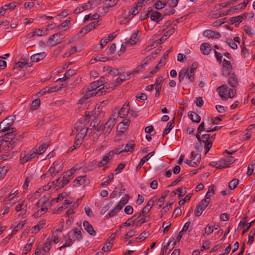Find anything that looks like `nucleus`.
<instances>
[{
    "label": "nucleus",
    "instance_id": "obj_53",
    "mask_svg": "<svg viewBox=\"0 0 255 255\" xmlns=\"http://www.w3.org/2000/svg\"><path fill=\"white\" fill-rule=\"evenodd\" d=\"M65 198H66V197L64 193L60 194L57 198H53L51 200L50 204V206L52 205L54 202L58 203L59 201L63 200Z\"/></svg>",
    "mask_w": 255,
    "mask_h": 255
},
{
    "label": "nucleus",
    "instance_id": "obj_2",
    "mask_svg": "<svg viewBox=\"0 0 255 255\" xmlns=\"http://www.w3.org/2000/svg\"><path fill=\"white\" fill-rule=\"evenodd\" d=\"M5 139L7 140V144L3 148L5 151H10L14 148L16 144L19 142L24 137V134H18L15 132L6 134Z\"/></svg>",
    "mask_w": 255,
    "mask_h": 255
},
{
    "label": "nucleus",
    "instance_id": "obj_33",
    "mask_svg": "<svg viewBox=\"0 0 255 255\" xmlns=\"http://www.w3.org/2000/svg\"><path fill=\"white\" fill-rule=\"evenodd\" d=\"M169 192V191L168 190H166L162 193L161 197L158 200L157 205L159 208H161L163 206L165 198L168 194Z\"/></svg>",
    "mask_w": 255,
    "mask_h": 255
},
{
    "label": "nucleus",
    "instance_id": "obj_23",
    "mask_svg": "<svg viewBox=\"0 0 255 255\" xmlns=\"http://www.w3.org/2000/svg\"><path fill=\"white\" fill-rule=\"evenodd\" d=\"M46 56L45 52H42L33 54L31 56V60L32 62H37L43 59Z\"/></svg>",
    "mask_w": 255,
    "mask_h": 255
},
{
    "label": "nucleus",
    "instance_id": "obj_10",
    "mask_svg": "<svg viewBox=\"0 0 255 255\" xmlns=\"http://www.w3.org/2000/svg\"><path fill=\"white\" fill-rule=\"evenodd\" d=\"M58 34H53L48 40L47 45L50 47L54 46L58 44L63 42L62 39H60Z\"/></svg>",
    "mask_w": 255,
    "mask_h": 255
},
{
    "label": "nucleus",
    "instance_id": "obj_45",
    "mask_svg": "<svg viewBox=\"0 0 255 255\" xmlns=\"http://www.w3.org/2000/svg\"><path fill=\"white\" fill-rule=\"evenodd\" d=\"M77 168H75V167H73L70 170H68L63 173L62 175H64L66 177H68V178H71V176H72L76 171Z\"/></svg>",
    "mask_w": 255,
    "mask_h": 255
},
{
    "label": "nucleus",
    "instance_id": "obj_56",
    "mask_svg": "<svg viewBox=\"0 0 255 255\" xmlns=\"http://www.w3.org/2000/svg\"><path fill=\"white\" fill-rule=\"evenodd\" d=\"M70 20L66 19L64 22H62L58 26L59 29L63 28L64 30H66L68 28V24L70 23Z\"/></svg>",
    "mask_w": 255,
    "mask_h": 255
},
{
    "label": "nucleus",
    "instance_id": "obj_40",
    "mask_svg": "<svg viewBox=\"0 0 255 255\" xmlns=\"http://www.w3.org/2000/svg\"><path fill=\"white\" fill-rule=\"evenodd\" d=\"M127 80L125 78L124 79H122L120 78H117L115 83H111V89L112 90H115L118 85H120L123 81Z\"/></svg>",
    "mask_w": 255,
    "mask_h": 255
},
{
    "label": "nucleus",
    "instance_id": "obj_24",
    "mask_svg": "<svg viewBox=\"0 0 255 255\" xmlns=\"http://www.w3.org/2000/svg\"><path fill=\"white\" fill-rule=\"evenodd\" d=\"M188 116L193 122L198 123L200 122V116L194 112H189L188 113Z\"/></svg>",
    "mask_w": 255,
    "mask_h": 255
},
{
    "label": "nucleus",
    "instance_id": "obj_49",
    "mask_svg": "<svg viewBox=\"0 0 255 255\" xmlns=\"http://www.w3.org/2000/svg\"><path fill=\"white\" fill-rule=\"evenodd\" d=\"M45 221H41L37 225L34 226L32 229L34 231H36V233H37L43 227V226L45 225Z\"/></svg>",
    "mask_w": 255,
    "mask_h": 255
},
{
    "label": "nucleus",
    "instance_id": "obj_59",
    "mask_svg": "<svg viewBox=\"0 0 255 255\" xmlns=\"http://www.w3.org/2000/svg\"><path fill=\"white\" fill-rule=\"evenodd\" d=\"M114 176V173H110L108 176V179L105 181L102 182L101 184V185L103 187L104 185L109 183L111 181H112L113 180Z\"/></svg>",
    "mask_w": 255,
    "mask_h": 255
},
{
    "label": "nucleus",
    "instance_id": "obj_35",
    "mask_svg": "<svg viewBox=\"0 0 255 255\" xmlns=\"http://www.w3.org/2000/svg\"><path fill=\"white\" fill-rule=\"evenodd\" d=\"M250 0H245L243 2L240 3L239 4L232 7L234 10L243 9L246 7L249 3Z\"/></svg>",
    "mask_w": 255,
    "mask_h": 255
},
{
    "label": "nucleus",
    "instance_id": "obj_4",
    "mask_svg": "<svg viewBox=\"0 0 255 255\" xmlns=\"http://www.w3.org/2000/svg\"><path fill=\"white\" fill-rule=\"evenodd\" d=\"M103 89L104 87H102L101 88L99 89V90L96 92H94L93 90H92V89H89V87H88L87 88V91L84 95L82 98L79 100L78 103L82 104L86 100H87L91 97L96 95L101 96L103 95Z\"/></svg>",
    "mask_w": 255,
    "mask_h": 255
},
{
    "label": "nucleus",
    "instance_id": "obj_5",
    "mask_svg": "<svg viewBox=\"0 0 255 255\" xmlns=\"http://www.w3.org/2000/svg\"><path fill=\"white\" fill-rule=\"evenodd\" d=\"M37 154V151L35 148L32 149L29 152L22 151L20 153V160L22 164H24L28 161L32 159Z\"/></svg>",
    "mask_w": 255,
    "mask_h": 255
},
{
    "label": "nucleus",
    "instance_id": "obj_62",
    "mask_svg": "<svg viewBox=\"0 0 255 255\" xmlns=\"http://www.w3.org/2000/svg\"><path fill=\"white\" fill-rule=\"evenodd\" d=\"M192 194H188V195H187L185 197L184 199L179 201V202L178 203L179 205H182L185 203V202L189 201L190 200L191 198L192 197Z\"/></svg>",
    "mask_w": 255,
    "mask_h": 255
},
{
    "label": "nucleus",
    "instance_id": "obj_31",
    "mask_svg": "<svg viewBox=\"0 0 255 255\" xmlns=\"http://www.w3.org/2000/svg\"><path fill=\"white\" fill-rule=\"evenodd\" d=\"M99 25H100L99 20H97L91 22L90 23L86 25L85 27L86 29V30H87L88 32H89L95 28V27Z\"/></svg>",
    "mask_w": 255,
    "mask_h": 255
},
{
    "label": "nucleus",
    "instance_id": "obj_15",
    "mask_svg": "<svg viewBox=\"0 0 255 255\" xmlns=\"http://www.w3.org/2000/svg\"><path fill=\"white\" fill-rule=\"evenodd\" d=\"M154 203L155 200L153 199V198L150 199L146 206H144V207L142 209V214H144V215H145V214H147L150 211L151 208L154 205Z\"/></svg>",
    "mask_w": 255,
    "mask_h": 255
},
{
    "label": "nucleus",
    "instance_id": "obj_22",
    "mask_svg": "<svg viewBox=\"0 0 255 255\" xmlns=\"http://www.w3.org/2000/svg\"><path fill=\"white\" fill-rule=\"evenodd\" d=\"M87 179V176H81L76 178L74 181V186L78 187L84 184Z\"/></svg>",
    "mask_w": 255,
    "mask_h": 255
},
{
    "label": "nucleus",
    "instance_id": "obj_57",
    "mask_svg": "<svg viewBox=\"0 0 255 255\" xmlns=\"http://www.w3.org/2000/svg\"><path fill=\"white\" fill-rule=\"evenodd\" d=\"M75 74V71L74 70H68L64 75V81L70 78L72 76Z\"/></svg>",
    "mask_w": 255,
    "mask_h": 255
},
{
    "label": "nucleus",
    "instance_id": "obj_63",
    "mask_svg": "<svg viewBox=\"0 0 255 255\" xmlns=\"http://www.w3.org/2000/svg\"><path fill=\"white\" fill-rule=\"evenodd\" d=\"M205 144V148L206 150V153H207L209 150L211 148L212 146V142L211 141V140L210 141L206 140L205 141H202Z\"/></svg>",
    "mask_w": 255,
    "mask_h": 255
},
{
    "label": "nucleus",
    "instance_id": "obj_37",
    "mask_svg": "<svg viewBox=\"0 0 255 255\" xmlns=\"http://www.w3.org/2000/svg\"><path fill=\"white\" fill-rule=\"evenodd\" d=\"M52 245V239L48 238L45 242V245L43 248V251L45 252H48L50 250Z\"/></svg>",
    "mask_w": 255,
    "mask_h": 255
},
{
    "label": "nucleus",
    "instance_id": "obj_50",
    "mask_svg": "<svg viewBox=\"0 0 255 255\" xmlns=\"http://www.w3.org/2000/svg\"><path fill=\"white\" fill-rule=\"evenodd\" d=\"M73 234L75 237H76L77 240L80 241L82 239V234L81 232L77 228H75L72 230Z\"/></svg>",
    "mask_w": 255,
    "mask_h": 255
},
{
    "label": "nucleus",
    "instance_id": "obj_42",
    "mask_svg": "<svg viewBox=\"0 0 255 255\" xmlns=\"http://www.w3.org/2000/svg\"><path fill=\"white\" fill-rule=\"evenodd\" d=\"M72 203L70 200H65V203L61 206H60L56 212L54 213H57L58 212L61 211L62 210L66 209L68 207V205Z\"/></svg>",
    "mask_w": 255,
    "mask_h": 255
},
{
    "label": "nucleus",
    "instance_id": "obj_39",
    "mask_svg": "<svg viewBox=\"0 0 255 255\" xmlns=\"http://www.w3.org/2000/svg\"><path fill=\"white\" fill-rule=\"evenodd\" d=\"M40 105V100L39 99H36L34 100L31 105L30 108V111H33L37 109Z\"/></svg>",
    "mask_w": 255,
    "mask_h": 255
},
{
    "label": "nucleus",
    "instance_id": "obj_9",
    "mask_svg": "<svg viewBox=\"0 0 255 255\" xmlns=\"http://www.w3.org/2000/svg\"><path fill=\"white\" fill-rule=\"evenodd\" d=\"M232 69L233 68L231 62L229 61L224 59L223 60V68L222 71V75L224 76H229L231 74Z\"/></svg>",
    "mask_w": 255,
    "mask_h": 255
},
{
    "label": "nucleus",
    "instance_id": "obj_43",
    "mask_svg": "<svg viewBox=\"0 0 255 255\" xmlns=\"http://www.w3.org/2000/svg\"><path fill=\"white\" fill-rule=\"evenodd\" d=\"M64 86H65V85H64V83H62L60 84H58L57 85H55L54 86H53V87L49 86V92H50V93H51L56 92V91L61 89Z\"/></svg>",
    "mask_w": 255,
    "mask_h": 255
},
{
    "label": "nucleus",
    "instance_id": "obj_52",
    "mask_svg": "<svg viewBox=\"0 0 255 255\" xmlns=\"http://www.w3.org/2000/svg\"><path fill=\"white\" fill-rule=\"evenodd\" d=\"M48 147V145L45 143H43L39 146L38 149H35V150L37 151V154H42L44 152Z\"/></svg>",
    "mask_w": 255,
    "mask_h": 255
},
{
    "label": "nucleus",
    "instance_id": "obj_60",
    "mask_svg": "<svg viewBox=\"0 0 255 255\" xmlns=\"http://www.w3.org/2000/svg\"><path fill=\"white\" fill-rule=\"evenodd\" d=\"M77 51V48L76 46H73L72 47H71V49L67 52L65 53L63 56L64 57H69L70 56H71V55H72L73 54H74V53H75Z\"/></svg>",
    "mask_w": 255,
    "mask_h": 255
},
{
    "label": "nucleus",
    "instance_id": "obj_12",
    "mask_svg": "<svg viewBox=\"0 0 255 255\" xmlns=\"http://www.w3.org/2000/svg\"><path fill=\"white\" fill-rule=\"evenodd\" d=\"M203 36L209 38H216L218 39L221 37V34L217 31H213L211 30H206L203 33Z\"/></svg>",
    "mask_w": 255,
    "mask_h": 255
},
{
    "label": "nucleus",
    "instance_id": "obj_3",
    "mask_svg": "<svg viewBox=\"0 0 255 255\" xmlns=\"http://www.w3.org/2000/svg\"><path fill=\"white\" fill-rule=\"evenodd\" d=\"M194 74L191 73L189 71V68H182L178 74L179 81L181 82L184 78H186L189 83H192L194 81Z\"/></svg>",
    "mask_w": 255,
    "mask_h": 255
},
{
    "label": "nucleus",
    "instance_id": "obj_1",
    "mask_svg": "<svg viewBox=\"0 0 255 255\" xmlns=\"http://www.w3.org/2000/svg\"><path fill=\"white\" fill-rule=\"evenodd\" d=\"M15 120L14 116H10L3 120L0 123V136H5L7 134L15 132L16 129L11 128Z\"/></svg>",
    "mask_w": 255,
    "mask_h": 255
},
{
    "label": "nucleus",
    "instance_id": "obj_7",
    "mask_svg": "<svg viewBox=\"0 0 255 255\" xmlns=\"http://www.w3.org/2000/svg\"><path fill=\"white\" fill-rule=\"evenodd\" d=\"M63 170V163L62 161H55L49 170L47 174H50L51 176H54L56 174Z\"/></svg>",
    "mask_w": 255,
    "mask_h": 255
},
{
    "label": "nucleus",
    "instance_id": "obj_48",
    "mask_svg": "<svg viewBox=\"0 0 255 255\" xmlns=\"http://www.w3.org/2000/svg\"><path fill=\"white\" fill-rule=\"evenodd\" d=\"M255 236V228L252 229L249 235V239L248 241V244L252 245L254 242V237Z\"/></svg>",
    "mask_w": 255,
    "mask_h": 255
},
{
    "label": "nucleus",
    "instance_id": "obj_54",
    "mask_svg": "<svg viewBox=\"0 0 255 255\" xmlns=\"http://www.w3.org/2000/svg\"><path fill=\"white\" fill-rule=\"evenodd\" d=\"M140 10V6H135L132 7L129 11V16H130L131 15H135L136 14H137V13H139Z\"/></svg>",
    "mask_w": 255,
    "mask_h": 255
},
{
    "label": "nucleus",
    "instance_id": "obj_20",
    "mask_svg": "<svg viewBox=\"0 0 255 255\" xmlns=\"http://www.w3.org/2000/svg\"><path fill=\"white\" fill-rule=\"evenodd\" d=\"M112 158V154L110 153H107L103 157L102 160L100 161L98 165L99 167L105 166Z\"/></svg>",
    "mask_w": 255,
    "mask_h": 255
},
{
    "label": "nucleus",
    "instance_id": "obj_34",
    "mask_svg": "<svg viewBox=\"0 0 255 255\" xmlns=\"http://www.w3.org/2000/svg\"><path fill=\"white\" fill-rule=\"evenodd\" d=\"M171 242V241L168 242V243H167V244L166 246H164L163 247V248H162V251H161V252L160 255H163L164 253L166 252L168 249H169V251H170L171 250H172L174 248V246L176 244V242H174L173 244L172 245L171 247H170V244Z\"/></svg>",
    "mask_w": 255,
    "mask_h": 255
},
{
    "label": "nucleus",
    "instance_id": "obj_36",
    "mask_svg": "<svg viewBox=\"0 0 255 255\" xmlns=\"http://www.w3.org/2000/svg\"><path fill=\"white\" fill-rule=\"evenodd\" d=\"M122 208L118 205L106 216L107 217H112L117 215Z\"/></svg>",
    "mask_w": 255,
    "mask_h": 255
},
{
    "label": "nucleus",
    "instance_id": "obj_19",
    "mask_svg": "<svg viewBox=\"0 0 255 255\" xmlns=\"http://www.w3.org/2000/svg\"><path fill=\"white\" fill-rule=\"evenodd\" d=\"M200 50L204 55H209L212 49L211 48V45L210 44L203 43L200 46Z\"/></svg>",
    "mask_w": 255,
    "mask_h": 255
},
{
    "label": "nucleus",
    "instance_id": "obj_46",
    "mask_svg": "<svg viewBox=\"0 0 255 255\" xmlns=\"http://www.w3.org/2000/svg\"><path fill=\"white\" fill-rule=\"evenodd\" d=\"M129 199V195L128 194H126L125 196V197L124 198V199H123L119 202L118 205L119 206H120L122 209L123 207L128 203Z\"/></svg>",
    "mask_w": 255,
    "mask_h": 255
},
{
    "label": "nucleus",
    "instance_id": "obj_6",
    "mask_svg": "<svg viewBox=\"0 0 255 255\" xmlns=\"http://www.w3.org/2000/svg\"><path fill=\"white\" fill-rule=\"evenodd\" d=\"M211 201L210 197H206L204 199L202 200L196 206L195 211L196 216L199 217L209 205Z\"/></svg>",
    "mask_w": 255,
    "mask_h": 255
},
{
    "label": "nucleus",
    "instance_id": "obj_30",
    "mask_svg": "<svg viewBox=\"0 0 255 255\" xmlns=\"http://www.w3.org/2000/svg\"><path fill=\"white\" fill-rule=\"evenodd\" d=\"M71 178H68V177H66L64 175H63V179L61 180L62 184L60 183L59 185H57L55 186L56 188V190H58L59 189L62 188L64 187L66 185H67L70 180Z\"/></svg>",
    "mask_w": 255,
    "mask_h": 255
},
{
    "label": "nucleus",
    "instance_id": "obj_38",
    "mask_svg": "<svg viewBox=\"0 0 255 255\" xmlns=\"http://www.w3.org/2000/svg\"><path fill=\"white\" fill-rule=\"evenodd\" d=\"M200 159H201V155H199V156L198 157L196 161L192 162V161H190V160H188L187 159L185 161V162L189 166L195 167L199 163Z\"/></svg>",
    "mask_w": 255,
    "mask_h": 255
},
{
    "label": "nucleus",
    "instance_id": "obj_18",
    "mask_svg": "<svg viewBox=\"0 0 255 255\" xmlns=\"http://www.w3.org/2000/svg\"><path fill=\"white\" fill-rule=\"evenodd\" d=\"M129 103H126L121 109L119 113V115L121 118H124L125 116L127 115L129 112Z\"/></svg>",
    "mask_w": 255,
    "mask_h": 255
},
{
    "label": "nucleus",
    "instance_id": "obj_58",
    "mask_svg": "<svg viewBox=\"0 0 255 255\" xmlns=\"http://www.w3.org/2000/svg\"><path fill=\"white\" fill-rule=\"evenodd\" d=\"M88 130V128H87L86 130L84 129H82L80 130V131L76 135L75 137V139H77V138L79 139V138L83 137V138H84V137L86 135L87 132Z\"/></svg>",
    "mask_w": 255,
    "mask_h": 255
},
{
    "label": "nucleus",
    "instance_id": "obj_64",
    "mask_svg": "<svg viewBox=\"0 0 255 255\" xmlns=\"http://www.w3.org/2000/svg\"><path fill=\"white\" fill-rule=\"evenodd\" d=\"M213 227L210 225H208L206 226L205 229V232L203 234V236H205V235H210L213 232Z\"/></svg>",
    "mask_w": 255,
    "mask_h": 255
},
{
    "label": "nucleus",
    "instance_id": "obj_51",
    "mask_svg": "<svg viewBox=\"0 0 255 255\" xmlns=\"http://www.w3.org/2000/svg\"><path fill=\"white\" fill-rule=\"evenodd\" d=\"M81 144V142L79 140V138H77V140L75 139L74 145L69 148V149L68 150V152H71L73 151L75 149L79 147Z\"/></svg>",
    "mask_w": 255,
    "mask_h": 255
},
{
    "label": "nucleus",
    "instance_id": "obj_27",
    "mask_svg": "<svg viewBox=\"0 0 255 255\" xmlns=\"http://www.w3.org/2000/svg\"><path fill=\"white\" fill-rule=\"evenodd\" d=\"M161 16V14L159 12L155 11L151 13L150 18L152 20L156 21L157 23H159V21L162 19V18L159 19Z\"/></svg>",
    "mask_w": 255,
    "mask_h": 255
},
{
    "label": "nucleus",
    "instance_id": "obj_17",
    "mask_svg": "<svg viewBox=\"0 0 255 255\" xmlns=\"http://www.w3.org/2000/svg\"><path fill=\"white\" fill-rule=\"evenodd\" d=\"M103 85H104V81H102V78H100V80L92 82L89 87V89H92L94 92H96L99 90L98 88Z\"/></svg>",
    "mask_w": 255,
    "mask_h": 255
},
{
    "label": "nucleus",
    "instance_id": "obj_61",
    "mask_svg": "<svg viewBox=\"0 0 255 255\" xmlns=\"http://www.w3.org/2000/svg\"><path fill=\"white\" fill-rule=\"evenodd\" d=\"M255 165V161L254 163H251L249 164L247 171V174L248 176H251L253 173Z\"/></svg>",
    "mask_w": 255,
    "mask_h": 255
},
{
    "label": "nucleus",
    "instance_id": "obj_32",
    "mask_svg": "<svg viewBox=\"0 0 255 255\" xmlns=\"http://www.w3.org/2000/svg\"><path fill=\"white\" fill-rule=\"evenodd\" d=\"M90 4V1H88V3H85L82 5L81 6H78L75 8L74 11V13L75 14H79L82 11L86 10L88 9V6Z\"/></svg>",
    "mask_w": 255,
    "mask_h": 255
},
{
    "label": "nucleus",
    "instance_id": "obj_29",
    "mask_svg": "<svg viewBox=\"0 0 255 255\" xmlns=\"http://www.w3.org/2000/svg\"><path fill=\"white\" fill-rule=\"evenodd\" d=\"M216 165L217 168L219 169L229 167V164L228 163L226 159H222L220 160L217 161Z\"/></svg>",
    "mask_w": 255,
    "mask_h": 255
},
{
    "label": "nucleus",
    "instance_id": "obj_21",
    "mask_svg": "<svg viewBox=\"0 0 255 255\" xmlns=\"http://www.w3.org/2000/svg\"><path fill=\"white\" fill-rule=\"evenodd\" d=\"M228 83L230 86L233 88L236 87L238 85V78L235 73L231 74L229 78Z\"/></svg>",
    "mask_w": 255,
    "mask_h": 255
},
{
    "label": "nucleus",
    "instance_id": "obj_28",
    "mask_svg": "<svg viewBox=\"0 0 255 255\" xmlns=\"http://www.w3.org/2000/svg\"><path fill=\"white\" fill-rule=\"evenodd\" d=\"M141 34L140 30H137L136 32L133 33L130 37V42L132 44H134L136 43L137 41L139 39Z\"/></svg>",
    "mask_w": 255,
    "mask_h": 255
},
{
    "label": "nucleus",
    "instance_id": "obj_13",
    "mask_svg": "<svg viewBox=\"0 0 255 255\" xmlns=\"http://www.w3.org/2000/svg\"><path fill=\"white\" fill-rule=\"evenodd\" d=\"M116 123V119L115 118H113L111 117L104 126V128H106L105 133L109 134L115 126Z\"/></svg>",
    "mask_w": 255,
    "mask_h": 255
},
{
    "label": "nucleus",
    "instance_id": "obj_25",
    "mask_svg": "<svg viewBox=\"0 0 255 255\" xmlns=\"http://www.w3.org/2000/svg\"><path fill=\"white\" fill-rule=\"evenodd\" d=\"M130 124V121L128 119H125L124 121L120 123L118 126H117V129H119L120 128H121L122 126H124L123 129V130H120V131L121 132H124L127 130V129L128 128V127H129Z\"/></svg>",
    "mask_w": 255,
    "mask_h": 255
},
{
    "label": "nucleus",
    "instance_id": "obj_8",
    "mask_svg": "<svg viewBox=\"0 0 255 255\" xmlns=\"http://www.w3.org/2000/svg\"><path fill=\"white\" fill-rule=\"evenodd\" d=\"M148 57L145 58L143 61V63H141L140 65L137 66L135 69H134L131 72H129L127 73V77L128 79H129V76L130 75H134L135 74H138L141 71H142L145 67V65H146L148 63Z\"/></svg>",
    "mask_w": 255,
    "mask_h": 255
},
{
    "label": "nucleus",
    "instance_id": "obj_41",
    "mask_svg": "<svg viewBox=\"0 0 255 255\" xmlns=\"http://www.w3.org/2000/svg\"><path fill=\"white\" fill-rule=\"evenodd\" d=\"M239 183V180L237 178L233 179L231 181H230L229 183V187L231 190L235 189L237 188Z\"/></svg>",
    "mask_w": 255,
    "mask_h": 255
},
{
    "label": "nucleus",
    "instance_id": "obj_26",
    "mask_svg": "<svg viewBox=\"0 0 255 255\" xmlns=\"http://www.w3.org/2000/svg\"><path fill=\"white\" fill-rule=\"evenodd\" d=\"M135 148L134 141L133 140L129 141L123 149L124 152H131L134 150Z\"/></svg>",
    "mask_w": 255,
    "mask_h": 255
},
{
    "label": "nucleus",
    "instance_id": "obj_55",
    "mask_svg": "<svg viewBox=\"0 0 255 255\" xmlns=\"http://www.w3.org/2000/svg\"><path fill=\"white\" fill-rule=\"evenodd\" d=\"M242 21V17L241 16H238L235 17H233L231 18L230 20V23L231 24H234V23H240Z\"/></svg>",
    "mask_w": 255,
    "mask_h": 255
},
{
    "label": "nucleus",
    "instance_id": "obj_16",
    "mask_svg": "<svg viewBox=\"0 0 255 255\" xmlns=\"http://www.w3.org/2000/svg\"><path fill=\"white\" fill-rule=\"evenodd\" d=\"M83 226L85 230L91 236H95L96 235V232L94 229L93 226L89 223L85 221L83 223Z\"/></svg>",
    "mask_w": 255,
    "mask_h": 255
},
{
    "label": "nucleus",
    "instance_id": "obj_47",
    "mask_svg": "<svg viewBox=\"0 0 255 255\" xmlns=\"http://www.w3.org/2000/svg\"><path fill=\"white\" fill-rule=\"evenodd\" d=\"M172 203L167 202L166 205L162 208V209L160 211L161 215L160 216V218H161L163 216V215L165 214L167 211L170 208Z\"/></svg>",
    "mask_w": 255,
    "mask_h": 255
},
{
    "label": "nucleus",
    "instance_id": "obj_14",
    "mask_svg": "<svg viewBox=\"0 0 255 255\" xmlns=\"http://www.w3.org/2000/svg\"><path fill=\"white\" fill-rule=\"evenodd\" d=\"M16 6V2H12L1 6L0 9V16L3 15L8 8L13 9L15 8Z\"/></svg>",
    "mask_w": 255,
    "mask_h": 255
},
{
    "label": "nucleus",
    "instance_id": "obj_44",
    "mask_svg": "<svg viewBox=\"0 0 255 255\" xmlns=\"http://www.w3.org/2000/svg\"><path fill=\"white\" fill-rule=\"evenodd\" d=\"M167 4L166 1L162 2L160 0H157L154 3V7L157 9H161L164 8Z\"/></svg>",
    "mask_w": 255,
    "mask_h": 255
},
{
    "label": "nucleus",
    "instance_id": "obj_11",
    "mask_svg": "<svg viewBox=\"0 0 255 255\" xmlns=\"http://www.w3.org/2000/svg\"><path fill=\"white\" fill-rule=\"evenodd\" d=\"M228 90V86L226 84H224L217 88V91L223 100H227L228 96L226 93Z\"/></svg>",
    "mask_w": 255,
    "mask_h": 255
}]
</instances>
